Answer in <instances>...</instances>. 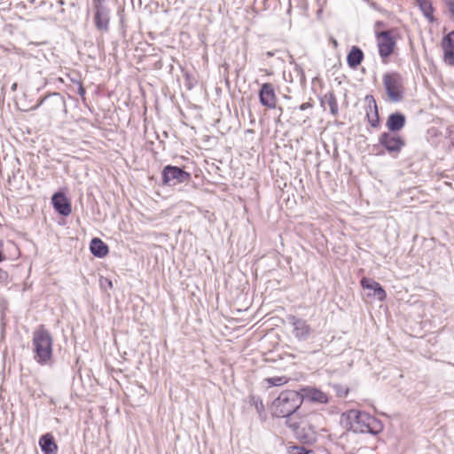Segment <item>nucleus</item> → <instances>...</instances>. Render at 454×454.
<instances>
[{"label": "nucleus", "mask_w": 454, "mask_h": 454, "mask_svg": "<svg viewBox=\"0 0 454 454\" xmlns=\"http://www.w3.org/2000/svg\"><path fill=\"white\" fill-rule=\"evenodd\" d=\"M39 445L44 454H56L58 451V446L54 438L50 434H46L40 438Z\"/></svg>", "instance_id": "15"}, {"label": "nucleus", "mask_w": 454, "mask_h": 454, "mask_svg": "<svg viewBox=\"0 0 454 454\" xmlns=\"http://www.w3.org/2000/svg\"><path fill=\"white\" fill-rule=\"evenodd\" d=\"M349 429L355 433L377 434L382 430V424L370 414L356 410L346 413Z\"/></svg>", "instance_id": "2"}, {"label": "nucleus", "mask_w": 454, "mask_h": 454, "mask_svg": "<svg viewBox=\"0 0 454 454\" xmlns=\"http://www.w3.org/2000/svg\"><path fill=\"white\" fill-rule=\"evenodd\" d=\"M11 89H12V91H15V90H16V89H17V83H16V82H14V83L12 85Z\"/></svg>", "instance_id": "34"}, {"label": "nucleus", "mask_w": 454, "mask_h": 454, "mask_svg": "<svg viewBox=\"0 0 454 454\" xmlns=\"http://www.w3.org/2000/svg\"><path fill=\"white\" fill-rule=\"evenodd\" d=\"M51 200H52L54 208L60 215L67 216L71 214V211H72L71 204L63 193H60V192L55 193L52 196Z\"/></svg>", "instance_id": "11"}, {"label": "nucleus", "mask_w": 454, "mask_h": 454, "mask_svg": "<svg viewBox=\"0 0 454 454\" xmlns=\"http://www.w3.org/2000/svg\"><path fill=\"white\" fill-rule=\"evenodd\" d=\"M191 175L178 167L168 165L162 171L163 184L168 186L176 185L190 180Z\"/></svg>", "instance_id": "6"}, {"label": "nucleus", "mask_w": 454, "mask_h": 454, "mask_svg": "<svg viewBox=\"0 0 454 454\" xmlns=\"http://www.w3.org/2000/svg\"><path fill=\"white\" fill-rule=\"evenodd\" d=\"M379 143L382 145L389 153H399L403 147L405 145L404 139L394 133V132H384L379 137Z\"/></svg>", "instance_id": "7"}, {"label": "nucleus", "mask_w": 454, "mask_h": 454, "mask_svg": "<svg viewBox=\"0 0 454 454\" xmlns=\"http://www.w3.org/2000/svg\"><path fill=\"white\" fill-rule=\"evenodd\" d=\"M90 248L92 254L98 258L106 256L108 253V247L98 238L91 240Z\"/></svg>", "instance_id": "16"}, {"label": "nucleus", "mask_w": 454, "mask_h": 454, "mask_svg": "<svg viewBox=\"0 0 454 454\" xmlns=\"http://www.w3.org/2000/svg\"><path fill=\"white\" fill-rule=\"evenodd\" d=\"M95 10L94 23L101 32H107L109 29L110 10L108 7L97 8Z\"/></svg>", "instance_id": "10"}, {"label": "nucleus", "mask_w": 454, "mask_h": 454, "mask_svg": "<svg viewBox=\"0 0 454 454\" xmlns=\"http://www.w3.org/2000/svg\"><path fill=\"white\" fill-rule=\"evenodd\" d=\"M266 56H267L268 58H270V57L274 56V52H273V51H267V52H266Z\"/></svg>", "instance_id": "33"}, {"label": "nucleus", "mask_w": 454, "mask_h": 454, "mask_svg": "<svg viewBox=\"0 0 454 454\" xmlns=\"http://www.w3.org/2000/svg\"><path fill=\"white\" fill-rule=\"evenodd\" d=\"M303 398L297 391L286 390L273 401L271 404V412L273 416L278 418L289 417L294 415L297 410L302 404Z\"/></svg>", "instance_id": "3"}, {"label": "nucleus", "mask_w": 454, "mask_h": 454, "mask_svg": "<svg viewBox=\"0 0 454 454\" xmlns=\"http://www.w3.org/2000/svg\"><path fill=\"white\" fill-rule=\"evenodd\" d=\"M381 24H382L381 22H377V23L375 24V27H380V26H381Z\"/></svg>", "instance_id": "36"}, {"label": "nucleus", "mask_w": 454, "mask_h": 454, "mask_svg": "<svg viewBox=\"0 0 454 454\" xmlns=\"http://www.w3.org/2000/svg\"><path fill=\"white\" fill-rule=\"evenodd\" d=\"M307 397L319 403H327L329 401L327 394L317 388L308 389Z\"/></svg>", "instance_id": "19"}, {"label": "nucleus", "mask_w": 454, "mask_h": 454, "mask_svg": "<svg viewBox=\"0 0 454 454\" xmlns=\"http://www.w3.org/2000/svg\"><path fill=\"white\" fill-rule=\"evenodd\" d=\"M375 35L380 57L384 63H387L388 57L393 54L395 49L398 32L395 29H389L380 32L376 31Z\"/></svg>", "instance_id": "5"}, {"label": "nucleus", "mask_w": 454, "mask_h": 454, "mask_svg": "<svg viewBox=\"0 0 454 454\" xmlns=\"http://www.w3.org/2000/svg\"><path fill=\"white\" fill-rule=\"evenodd\" d=\"M444 51L443 60L450 66H454V49L442 48Z\"/></svg>", "instance_id": "23"}, {"label": "nucleus", "mask_w": 454, "mask_h": 454, "mask_svg": "<svg viewBox=\"0 0 454 454\" xmlns=\"http://www.w3.org/2000/svg\"><path fill=\"white\" fill-rule=\"evenodd\" d=\"M287 419L286 421L288 427L293 429L294 431L297 430L300 427L301 419L296 416L291 415L289 417H286Z\"/></svg>", "instance_id": "21"}, {"label": "nucleus", "mask_w": 454, "mask_h": 454, "mask_svg": "<svg viewBox=\"0 0 454 454\" xmlns=\"http://www.w3.org/2000/svg\"><path fill=\"white\" fill-rule=\"evenodd\" d=\"M252 404L254 405L257 412L259 414H262L264 411V405L261 400L258 398L253 397L251 400Z\"/></svg>", "instance_id": "26"}, {"label": "nucleus", "mask_w": 454, "mask_h": 454, "mask_svg": "<svg viewBox=\"0 0 454 454\" xmlns=\"http://www.w3.org/2000/svg\"><path fill=\"white\" fill-rule=\"evenodd\" d=\"M321 104L323 106H327L330 109L331 114L333 116H337L339 113L338 102L333 92L330 91L324 95L321 99Z\"/></svg>", "instance_id": "17"}, {"label": "nucleus", "mask_w": 454, "mask_h": 454, "mask_svg": "<svg viewBox=\"0 0 454 454\" xmlns=\"http://www.w3.org/2000/svg\"><path fill=\"white\" fill-rule=\"evenodd\" d=\"M361 286L365 289H371L374 292V295L380 300L384 301L387 294L382 286L372 278H363L361 279Z\"/></svg>", "instance_id": "13"}, {"label": "nucleus", "mask_w": 454, "mask_h": 454, "mask_svg": "<svg viewBox=\"0 0 454 454\" xmlns=\"http://www.w3.org/2000/svg\"><path fill=\"white\" fill-rule=\"evenodd\" d=\"M5 259V256L3 253V242L0 241V262Z\"/></svg>", "instance_id": "31"}, {"label": "nucleus", "mask_w": 454, "mask_h": 454, "mask_svg": "<svg viewBox=\"0 0 454 454\" xmlns=\"http://www.w3.org/2000/svg\"><path fill=\"white\" fill-rule=\"evenodd\" d=\"M7 279H8V273L5 270L0 269V283H4L7 281Z\"/></svg>", "instance_id": "29"}, {"label": "nucleus", "mask_w": 454, "mask_h": 454, "mask_svg": "<svg viewBox=\"0 0 454 454\" xmlns=\"http://www.w3.org/2000/svg\"><path fill=\"white\" fill-rule=\"evenodd\" d=\"M288 454H308V450L302 446H292L288 449Z\"/></svg>", "instance_id": "25"}, {"label": "nucleus", "mask_w": 454, "mask_h": 454, "mask_svg": "<svg viewBox=\"0 0 454 454\" xmlns=\"http://www.w3.org/2000/svg\"><path fill=\"white\" fill-rule=\"evenodd\" d=\"M290 322L294 327L293 333L296 339L305 340L309 337L311 327L306 320L293 316L290 317Z\"/></svg>", "instance_id": "9"}, {"label": "nucleus", "mask_w": 454, "mask_h": 454, "mask_svg": "<svg viewBox=\"0 0 454 454\" xmlns=\"http://www.w3.org/2000/svg\"><path fill=\"white\" fill-rule=\"evenodd\" d=\"M260 103L270 109H274L277 106V96L274 87L271 83H263L259 91Z\"/></svg>", "instance_id": "8"}, {"label": "nucleus", "mask_w": 454, "mask_h": 454, "mask_svg": "<svg viewBox=\"0 0 454 454\" xmlns=\"http://www.w3.org/2000/svg\"><path fill=\"white\" fill-rule=\"evenodd\" d=\"M449 12L454 16V0H445Z\"/></svg>", "instance_id": "28"}, {"label": "nucleus", "mask_w": 454, "mask_h": 454, "mask_svg": "<svg viewBox=\"0 0 454 454\" xmlns=\"http://www.w3.org/2000/svg\"><path fill=\"white\" fill-rule=\"evenodd\" d=\"M310 105L309 103H303L300 106V110L303 111V110H306L308 107H309Z\"/></svg>", "instance_id": "32"}, {"label": "nucleus", "mask_w": 454, "mask_h": 454, "mask_svg": "<svg viewBox=\"0 0 454 454\" xmlns=\"http://www.w3.org/2000/svg\"><path fill=\"white\" fill-rule=\"evenodd\" d=\"M423 15L430 21L433 22L434 19V7L430 0H416Z\"/></svg>", "instance_id": "20"}, {"label": "nucleus", "mask_w": 454, "mask_h": 454, "mask_svg": "<svg viewBox=\"0 0 454 454\" xmlns=\"http://www.w3.org/2000/svg\"><path fill=\"white\" fill-rule=\"evenodd\" d=\"M363 59V51L359 48L354 46L347 56V62L350 67L355 68L361 64Z\"/></svg>", "instance_id": "18"}, {"label": "nucleus", "mask_w": 454, "mask_h": 454, "mask_svg": "<svg viewBox=\"0 0 454 454\" xmlns=\"http://www.w3.org/2000/svg\"><path fill=\"white\" fill-rule=\"evenodd\" d=\"M78 93L82 97H83L85 95V90L81 83H79V86H78Z\"/></svg>", "instance_id": "30"}, {"label": "nucleus", "mask_w": 454, "mask_h": 454, "mask_svg": "<svg viewBox=\"0 0 454 454\" xmlns=\"http://www.w3.org/2000/svg\"><path fill=\"white\" fill-rule=\"evenodd\" d=\"M105 281L106 282V286H108L109 287H112V281L111 280H108V279H105Z\"/></svg>", "instance_id": "35"}, {"label": "nucleus", "mask_w": 454, "mask_h": 454, "mask_svg": "<svg viewBox=\"0 0 454 454\" xmlns=\"http://www.w3.org/2000/svg\"><path fill=\"white\" fill-rule=\"evenodd\" d=\"M368 106L366 109V117L372 127L377 128L380 124L378 106L373 97H366Z\"/></svg>", "instance_id": "12"}, {"label": "nucleus", "mask_w": 454, "mask_h": 454, "mask_svg": "<svg viewBox=\"0 0 454 454\" xmlns=\"http://www.w3.org/2000/svg\"><path fill=\"white\" fill-rule=\"evenodd\" d=\"M268 383L270 386H282L287 382L286 377H272L267 379Z\"/></svg>", "instance_id": "24"}, {"label": "nucleus", "mask_w": 454, "mask_h": 454, "mask_svg": "<svg viewBox=\"0 0 454 454\" xmlns=\"http://www.w3.org/2000/svg\"><path fill=\"white\" fill-rule=\"evenodd\" d=\"M52 336L43 325H40L33 333L32 346L35 360L41 365H46L52 360Z\"/></svg>", "instance_id": "1"}, {"label": "nucleus", "mask_w": 454, "mask_h": 454, "mask_svg": "<svg viewBox=\"0 0 454 454\" xmlns=\"http://www.w3.org/2000/svg\"><path fill=\"white\" fill-rule=\"evenodd\" d=\"M382 82L387 98L392 102H400L404 95V82L397 72H387L382 76Z\"/></svg>", "instance_id": "4"}, {"label": "nucleus", "mask_w": 454, "mask_h": 454, "mask_svg": "<svg viewBox=\"0 0 454 454\" xmlns=\"http://www.w3.org/2000/svg\"><path fill=\"white\" fill-rule=\"evenodd\" d=\"M389 132L401 130L405 125V116L400 113L391 114L386 123Z\"/></svg>", "instance_id": "14"}, {"label": "nucleus", "mask_w": 454, "mask_h": 454, "mask_svg": "<svg viewBox=\"0 0 454 454\" xmlns=\"http://www.w3.org/2000/svg\"><path fill=\"white\" fill-rule=\"evenodd\" d=\"M442 48L454 49V31L449 33L443 37L442 42Z\"/></svg>", "instance_id": "22"}, {"label": "nucleus", "mask_w": 454, "mask_h": 454, "mask_svg": "<svg viewBox=\"0 0 454 454\" xmlns=\"http://www.w3.org/2000/svg\"><path fill=\"white\" fill-rule=\"evenodd\" d=\"M92 5L94 9L107 7L106 0H92Z\"/></svg>", "instance_id": "27"}]
</instances>
